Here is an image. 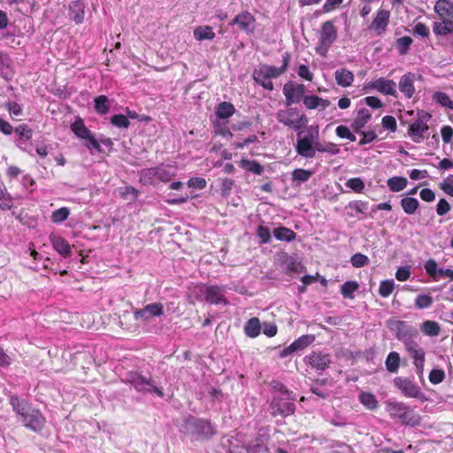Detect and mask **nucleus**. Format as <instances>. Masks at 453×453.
I'll list each match as a JSON object with an SVG mask.
<instances>
[{
    "mask_svg": "<svg viewBox=\"0 0 453 453\" xmlns=\"http://www.w3.org/2000/svg\"><path fill=\"white\" fill-rule=\"evenodd\" d=\"M415 73H412L411 72L403 74L400 81H399V89L402 93L404 94V96L407 98H411L413 95L415 94V87H414V81H415Z\"/></svg>",
    "mask_w": 453,
    "mask_h": 453,
    "instance_id": "nucleus-21",
    "label": "nucleus"
},
{
    "mask_svg": "<svg viewBox=\"0 0 453 453\" xmlns=\"http://www.w3.org/2000/svg\"><path fill=\"white\" fill-rule=\"evenodd\" d=\"M319 101L321 97L318 96H304L303 102L306 108L312 110L319 107Z\"/></svg>",
    "mask_w": 453,
    "mask_h": 453,
    "instance_id": "nucleus-59",
    "label": "nucleus"
},
{
    "mask_svg": "<svg viewBox=\"0 0 453 453\" xmlns=\"http://www.w3.org/2000/svg\"><path fill=\"white\" fill-rule=\"evenodd\" d=\"M450 209V204L445 198H441L436 205V212L439 216H444Z\"/></svg>",
    "mask_w": 453,
    "mask_h": 453,
    "instance_id": "nucleus-61",
    "label": "nucleus"
},
{
    "mask_svg": "<svg viewBox=\"0 0 453 453\" xmlns=\"http://www.w3.org/2000/svg\"><path fill=\"white\" fill-rule=\"evenodd\" d=\"M175 175L172 165H159L145 168L139 172V180L142 185H154L157 181L168 182Z\"/></svg>",
    "mask_w": 453,
    "mask_h": 453,
    "instance_id": "nucleus-2",
    "label": "nucleus"
},
{
    "mask_svg": "<svg viewBox=\"0 0 453 453\" xmlns=\"http://www.w3.org/2000/svg\"><path fill=\"white\" fill-rule=\"evenodd\" d=\"M345 185L356 193H361L365 189V183L358 177L348 180Z\"/></svg>",
    "mask_w": 453,
    "mask_h": 453,
    "instance_id": "nucleus-53",
    "label": "nucleus"
},
{
    "mask_svg": "<svg viewBox=\"0 0 453 453\" xmlns=\"http://www.w3.org/2000/svg\"><path fill=\"white\" fill-rule=\"evenodd\" d=\"M244 331L247 336L255 338L259 335L261 332V324L257 318H251L249 319L244 326Z\"/></svg>",
    "mask_w": 453,
    "mask_h": 453,
    "instance_id": "nucleus-30",
    "label": "nucleus"
},
{
    "mask_svg": "<svg viewBox=\"0 0 453 453\" xmlns=\"http://www.w3.org/2000/svg\"><path fill=\"white\" fill-rule=\"evenodd\" d=\"M285 126H288L296 131H301L306 127L307 117L296 108H289L286 112Z\"/></svg>",
    "mask_w": 453,
    "mask_h": 453,
    "instance_id": "nucleus-14",
    "label": "nucleus"
},
{
    "mask_svg": "<svg viewBox=\"0 0 453 453\" xmlns=\"http://www.w3.org/2000/svg\"><path fill=\"white\" fill-rule=\"evenodd\" d=\"M71 130L79 138L86 140L92 132L85 126L84 121L78 118L71 125Z\"/></svg>",
    "mask_w": 453,
    "mask_h": 453,
    "instance_id": "nucleus-29",
    "label": "nucleus"
},
{
    "mask_svg": "<svg viewBox=\"0 0 453 453\" xmlns=\"http://www.w3.org/2000/svg\"><path fill=\"white\" fill-rule=\"evenodd\" d=\"M95 110L98 114L104 115L109 111L110 104L109 99L106 96H96L94 100Z\"/></svg>",
    "mask_w": 453,
    "mask_h": 453,
    "instance_id": "nucleus-41",
    "label": "nucleus"
},
{
    "mask_svg": "<svg viewBox=\"0 0 453 453\" xmlns=\"http://www.w3.org/2000/svg\"><path fill=\"white\" fill-rule=\"evenodd\" d=\"M412 42L413 40L410 36H403L396 39L395 45L399 54L402 56L406 55L410 50Z\"/></svg>",
    "mask_w": 453,
    "mask_h": 453,
    "instance_id": "nucleus-43",
    "label": "nucleus"
},
{
    "mask_svg": "<svg viewBox=\"0 0 453 453\" xmlns=\"http://www.w3.org/2000/svg\"><path fill=\"white\" fill-rule=\"evenodd\" d=\"M400 204L406 214L411 215L418 208L419 202L417 198L407 196L401 199Z\"/></svg>",
    "mask_w": 453,
    "mask_h": 453,
    "instance_id": "nucleus-32",
    "label": "nucleus"
},
{
    "mask_svg": "<svg viewBox=\"0 0 453 453\" xmlns=\"http://www.w3.org/2000/svg\"><path fill=\"white\" fill-rule=\"evenodd\" d=\"M387 184L391 191L399 192L406 188L408 180L405 177L394 176L388 180Z\"/></svg>",
    "mask_w": 453,
    "mask_h": 453,
    "instance_id": "nucleus-33",
    "label": "nucleus"
},
{
    "mask_svg": "<svg viewBox=\"0 0 453 453\" xmlns=\"http://www.w3.org/2000/svg\"><path fill=\"white\" fill-rule=\"evenodd\" d=\"M70 215V210L67 207H61L51 213L50 219L55 224H60L66 220Z\"/></svg>",
    "mask_w": 453,
    "mask_h": 453,
    "instance_id": "nucleus-42",
    "label": "nucleus"
},
{
    "mask_svg": "<svg viewBox=\"0 0 453 453\" xmlns=\"http://www.w3.org/2000/svg\"><path fill=\"white\" fill-rule=\"evenodd\" d=\"M424 268L426 273L432 277L434 280H438V272L440 268L434 259H428L424 265Z\"/></svg>",
    "mask_w": 453,
    "mask_h": 453,
    "instance_id": "nucleus-50",
    "label": "nucleus"
},
{
    "mask_svg": "<svg viewBox=\"0 0 453 453\" xmlns=\"http://www.w3.org/2000/svg\"><path fill=\"white\" fill-rule=\"evenodd\" d=\"M234 107L231 103L222 102L218 105L216 114L219 119H227L234 113Z\"/></svg>",
    "mask_w": 453,
    "mask_h": 453,
    "instance_id": "nucleus-40",
    "label": "nucleus"
},
{
    "mask_svg": "<svg viewBox=\"0 0 453 453\" xmlns=\"http://www.w3.org/2000/svg\"><path fill=\"white\" fill-rule=\"evenodd\" d=\"M433 33L436 37L438 44L453 49V19H446L441 21H434L433 24Z\"/></svg>",
    "mask_w": 453,
    "mask_h": 453,
    "instance_id": "nucleus-5",
    "label": "nucleus"
},
{
    "mask_svg": "<svg viewBox=\"0 0 453 453\" xmlns=\"http://www.w3.org/2000/svg\"><path fill=\"white\" fill-rule=\"evenodd\" d=\"M304 93L305 87L303 84H285V97L287 101V105L297 104L301 100L303 101V97L305 96Z\"/></svg>",
    "mask_w": 453,
    "mask_h": 453,
    "instance_id": "nucleus-17",
    "label": "nucleus"
},
{
    "mask_svg": "<svg viewBox=\"0 0 453 453\" xmlns=\"http://www.w3.org/2000/svg\"><path fill=\"white\" fill-rule=\"evenodd\" d=\"M50 241L54 250L63 257L66 258L71 256L72 250L69 242L62 236L50 234Z\"/></svg>",
    "mask_w": 453,
    "mask_h": 453,
    "instance_id": "nucleus-22",
    "label": "nucleus"
},
{
    "mask_svg": "<svg viewBox=\"0 0 453 453\" xmlns=\"http://www.w3.org/2000/svg\"><path fill=\"white\" fill-rule=\"evenodd\" d=\"M256 19L249 12H242L236 15L230 22V25H237L242 31L253 33L255 29Z\"/></svg>",
    "mask_w": 453,
    "mask_h": 453,
    "instance_id": "nucleus-16",
    "label": "nucleus"
},
{
    "mask_svg": "<svg viewBox=\"0 0 453 453\" xmlns=\"http://www.w3.org/2000/svg\"><path fill=\"white\" fill-rule=\"evenodd\" d=\"M403 343L413 359L414 357H419V354H425V351L418 348V344L414 341V339L405 341Z\"/></svg>",
    "mask_w": 453,
    "mask_h": 453,
    "instance_id": "nucleus-46",
    "label": "nucleus"
},
{
    "mask_svg": "<svg viewBox=\"0 0 453 453\" xmlns=\"http://www.w3.org/2000/svg\"><path fill=\"white\" fill-rule=\"evenodd\" d=\"M327 152L332 155H336L340 152V150L337 148V145L333 142H316L315 143V152Z\"/></svg>",
    "mask_w": 453,
    "mask_h": 453,
    "instance_id": "nucleus-45",
    "label": "nucleus"
},
{
    "mask_svg": "<svg viewBox=\"0 0 453 453\" xmlns=\"http://www.w3.org/2000/svg\"><path fill=\"white\" fill-rule=\"evenodd\" d=\"M434 11L441 20L453 19L451 2L449 0H438L434 5Z\"/></svg>",
    "mask_w": 453,
    "mask_h": 453,
    "instance_id": "nucleus-26",
    "label": "nucleus"
},
{
    "mask_svg": "<svg viewBox=\"0 0 453 453\" xmlns=\"http://www.w3.org/2000/svg\"><path fill=\"white\" fill-rule=\"evenodd\" d=\"M12 206V198L7 192L4 183L0 180V208L2 210H10Z\"/></svg>",
    "mask_w": 453,
    "mask_h": 453,
    "instance_id": "nucleus-36",
    "label": "nucleus"
},
{
    "mask_svg": "<svg viewBox=\"0 0 453 453\" xmlns=\"http://www.w3.org/2000/svg\"><path fill=\"white\" fill-rule=\"evenodd\" d=\"M207 185L205 179L202 177H193L188 181V186L193 188L203 189Z\"/></svg>",
    "mask_w": 453,
    "mask_h": 453,
    "instance_id": "nucleus-63",
    "label": "nucleus"
},
{
    "mask_svg": "<svg viewBox=\"0 0 453 453\" xmlns=\"http://www.w3.org/2000/svg\"><path fill=\"white\" fill-rule=\"evenodd\" d=\"M351 265L356 268H360L365 265H368L370 263V259L367 256L356 253L350 258Z\"/></svg>",
    "mask_w": 453,
    "mask_h": 453,
    "instance_id": "nucleus-51",
    "label": "nucleus"
},
{
    "mask_svg": "<svg viewBox=\"0 0 453 453\" xmlns=\"http://www.w3.org/2000/svg\"><path fill=\"white\" fill-rule=\"evenodd\" d=\"M194 37L197 41L212 40L215 37V33L210 26H200L195 28Z\"/></svg>",
    "mask_w": 453,
    "mask_h": 453,
    "instance_id": "nucleus-31",
    "label": "nucleus"
},
{
    "mask_svg": "<svg viewBox=\"0 0 453 453\" xmlns=\"http://www.w3.org/2000/svg\"><path fill=\"white\" fill-rule=\"evenodd\" d=\"M372 115L369 110L362 108L358 110L357 118L352 122V128L356 133H359L360 130L369 122Z\"/></svg>",
    "mask_w": 453,
    "mask_h": 453,
    "instance_id": "nucleus-27",
    "label": "nucleus"
},
{
    "mask_svg": "<svg viewBox=\"0 0 453 453\" xmlns=\"http://www.w3.org/2000/svg\"><path fill=\"white\" fill-rule=\"evenodd\" d=\"M335 133H336V135L339 136L340 138H344V139H348L351 142H355L356 141V135L354 134H352L349 130V128L346 126H338L336 127V130H335Z\"/></svg>",
    "mask_w": 453,
    "mask_h": 453,
    "instance_id": "nucleus-55",
    "label": "nucleus"
},
{
    "mask_svg": "<svg viewBox=\"0 0 453 453\" xmlns=\"http://www.w3.org/2000/svg\"><path fill=\"white\" fill-rule=\"evenodd\" d=\"M312 174L313 173L310 170L298 168L292 172V180L296 181L297 184L306 182Z\"/></svg>",
    "mask_w": 453,
    "mask_h": 453,
    "instance_id": "nucleus-44",
    "label": "nucleus"
},
{
    "mask_svg": "<svg viewBox=\"0 0 453 453\" xmlns=\"http://www.w3.org/2000/svg\"><path fill=\"white\" fill-rule=\"evenodd\" d=\"M315 341L314 334H303L298 339L294 341L288 348H285V356L293 353H298L308 346H310Z\"/></svg>",
    "mask_w": 453,
    "mask_h": 453,
    "instance_id": "nucleus-19",
    "label": "nucleus"
},
{
    "mask_svg": "<svg viewBox=\"0 0 453 453\" xmlns=\"http://www.w3.org/2000/svg\"><path fill=\"white\" fill-rule=\"evenodd\" d=\"M365 88L375 89L378 92L382 93L384 95H389L395 97L397 96L396 84L392 80L379 78L375 81L369 82Z\"/></svg>",
    "mask_w": 453,
    "mask_h": 453,
    "instance_id": "nucleus-15",
    "label": "nucleus"
},
{
    "mask_svg": "<svg viewBox=\"0 0 453 453\" xmlns=\"http://www.w3.org/2000/svg\"><path fill=\"white\" fill-rule=\"evenodd\" d=\"M395 288V282L393 280H382L380 284L379 294L382 297H388L391 295Z\"/></svg>",
    "mask_w": 453,
    "mask_h": 453,
    "instance_id": "nucleus-47",
    "label": "nucleus"
},
{
    "mask_svg": "<svg viewBox=\"0 0 453 453\" xmlns=\"http://www.w3.org/2000/svg\"><path fill=\"white\" fill-rule=\"evenodd\" d=\"M15 131L20 139L30 140L32 138L33 131L26 124L19 125L16 127Z\"/></svg>",
    "mask_w": 453,
    "mask_h": 453,
    "instance_id": "nucleus-58",
    "label": "nucleus"
},
{
    "mask_svg": "<svg viewBox=\"0 0 453 453\" xmlns=\"http://www.w3.org/2000/svg\"><path fill=\"white\" fill-rule=\"evenodd\" d=\"M386 368L389 372H396L399 369L400 356L397 352H390L385 362Z\"/></svg>",
    "mask_w": 453,
    "mask_h": 453,
    "instance_id": "nucleus-37",
    "label": "nucleus"
},
{
    "mask_svg": "<svg viewBox=\"0 0 453 453\" xmlns=\"http://www.w3.org/2000/svg\"><path fill=\"white\" fill-rule=\"evenodd\" d=\"M387 411L393 418H398L402 424L415 426L420 422V418L414 411L402 402L388 401L386 403Z\"/></svg>",
    "mask_w": 453,
    "mask_h": 453,
    "instance_id": "nucleus-3",
    "label": "nucleus"
},
{
    "mask_svg": "<svg viewBox=\"0 0 453 453\" xmlns=\"http://www.w3.org/2000/svg\"><path fill=\"white\" fill-rule=\"evenodd\" d=\"M335 81L339 86L349 87L354 81V74L346 68H341L335 72Z\"/></svg>",
    "mask_w": 453,
    "mask_h": 453,
    "instance_id": "nucleus-28",
    "label": "nucleus"
},
{
    "mask_svg": "<svg viewBox=\"0 0 453 453\" xmlns=\"http://www.w3.org/2000/svg\"><path fill=\"white\" fill-rule=\"evenodd\" d=\"M202 294L204 296V300L211 304L222 303L226 305L227 299L225 296L226 287L218 285H204L201 289Z\"/></svg>",
    "mask_w": 453,
    "mask_h": 453,
    "instance_id": "nucleus-10",
    "label": "nucleus"
},
{
    "mask_svg": "<svg viewBox=\"0 0 453 453\" xmlns=\"http://www.w3.org/2000/svg\"><path fill=\"white\" fill-rule=\"evenodd\" d=\"M241 166L248 172L253 173L257 175H261L264 172V167L258 162L242 159L240 162Z\"/></svg>",
    "mask_w": 453,
    "mask_h": 453,
    "instance_id": "nucleus-39",
    "label": "nucleus"
},
{
    "mask_svg": "<svg viewBox=\"0 0 453 453\" xmlns=\"http://www.w3.org/2000/svg\"><path fill=\"white\" fill-rule=\"evenodd\" d=\"M445 378V372L441 369H433L429 373V380L432 384H439Z\"/></svg>",
    "mask_w": 453,
    "mask_h": 453,
    "instance_id": "nucleus-57",
    "label": "nucleus"
},
{
    "mask_svg": "<svg viewBox=\"0 0 453 453\" xmlns=\"http://www.w3.org/2000/svg\"><path fill=\"white\" fill-rule=\"evenodd\" d=\"M10 404L19 417V420L28 429L35 432L41 431L45 424V418L39 410L33 408L27 400L12 395Z\"/></svg>",
    "mask_w": 453,
    "mask_h": 453,
    "instance_id": "nucleus-1",
    "label": "nucleus"
},
{
    "mask_svg": "<svg viewBox=\"0 0 453 453\" xmlns=\"http://www.w3.org/2000/svg\"><path fill=\"white\" fill-rule=\"evenodd\" d=\"M303 134L302 130L297 133L296 152L305 158H312L315 157V143L319 142L318 127L316 128L310 127L305 135Z\"/></svg>",
    "mask_w": 453,
    "mask_h": 453,
    "instance_id": "nucleus-4",
    "label": "nucleus"
},
{
    "mask_svg": "<svg viewBox=\"0 0 453 453\" xmlns=\"http://www.w3.org/2000/svg\"><path fill=\"white\" fill-rule=\"evenodd\" d=\"M433 97L441 106L453 110V101L446 93L438 91L434 94Z\"/></svg>",
    "mask_w": 453,
    "mask_h": 453,
    "instance_id": "nucleus-48",
    "label": "nucleus"
},
{
    "mask_svg": "<svg viewBox=\"0 0 453 453\" xmlns=\"http://www.w3.org/2000/svg\"><path fill=\"white\" fill-rule=\"evenodd\" d=\"M151 380L137 373L130 372L127 376V382L132 385L137 391L146 393L151 386Z\"/></svg>",
    "mask_w": 453,
    "mask_h": 453,
    "instance_id": "nucleus-20",
    "label": "nucleus"
},
{
    "mask_svg": "<svg viewBox=\"0 0 453 453\" xmlns=\"http://www.w3.org/2000/svg\"><path fill=\"white\" fill-rule=\"evenodd\" d=\"M304 361L317 371H325L332 363L331 355L319 350H313L304 357Z\"/></svg>",
    "mask_w": 453,
    "mask_h": 453,
    "instance_id": "nucleus-12",
    "label": "nucleus"
},
{
    "mask_svg": "<svg viewBox=\"0 0 453 453\" xmlns=\"http://www.w3.org/2000/svg\"><path fill=\"white\" fill-rule=\"evenodd\" d=\"M421 331L428 336H437L441 332L440 325L432 320H426L421 325Z\"/></svg>",
    "mask_w": 453,
    "mask_h": 453,
    "instance_id": "nucleus-38",
    "label": "nucleus"
},
{
    "mask_svg": "<svg viewBox=\"0 0 453 453\" xmlns=\"http://www.w3.org/2000/svg\"><path fill=\"white\" fill-rule=\"evenodd\" d=\"M433 303V297L426 294L418 295L415 299V306L423 310L429 308Z\"/></svg>",
    "mask_w": 453,
    "mask_h": 453,
    "instance_id": "nucleus-49",
    "label": "nucleus"
},
{
    "mask_svg": "<svg viewBox=\"0 0 453 453\" xmlns=\"http://www.w3.org/2000/svg\"><path fill=\"white\" fill-rule=\"evenodd\" d=\"M440 188L447 195L453 197V174H449L440 184Z\"/></svg>",
    "mask_w": 453,
    "mask_h": 453,
    "instance_id": "nucleus-56",
    "label": "nucleus"
},
{
    "mask_svg": "<svg viewBox=\"0 0 453 453\" xmlns=\"http://www.w3.org/2000/svg\"><path fill=\"white\" fill-rule=\"evenodd\" d=\"M393 382L394 386L406 397L417 398L419 400H424L426 398L419 387L413 383L410 379L396 377L394 379Z\"/></svg>",
    "mask_w": 453,
    "mask_h": 453,
    "instance_id": "nucleus-8",
    "label": "nucleus"
},
{
    "mask_svg": "<svg viewBox=\"0 0 453 453\" xmlns=\"http://www.w3.org/2000/svg\"><path fill=\"white\" fill-rule=\"evenodd\" d=\"M431 119V114L421 111L418 113V119L409 126L408 134L414 142H420L424 138V134L429 127L426 122Z\"/></svg>",
    "mask_w": 453,
    "mask_h": 453,
    "instance_id": "nucleus-7",
    "label": "nucleus"
},
{
    "mask_svg": "<svg viewBox=\"0 0 453 453\" xmlns=\"http://www.w3.org/2000/svg\"><path fill=\"white\" fill-rule=\"evenodd\" d=\"M111 122L117 127L127 128L130 126V121L127 117L123 114H116L112 116Z\"/></svg>",
    "mask_w": 453,
    "mask_h": 453,
    "instance_id": "nucleus-54",
    "label": "nucleus"
},
{
    "mask_svg": "<svg viewBox=\"0 0 453 453\" xmlns=\"http://www.w3.org/2000/svg\"><path fill=\"white\" fill-rule=\"evenodd\" d=\"M306 268L301 259L296 256H287L285 254V273L295 278L305 272Z\"/></svg>",
    "mask_w": 453,
    "mask_h": 453,
    "instance_id": "nucleus-18",
    "label": "nucleus"
},
{
    "mask_svg": "<svg viewBox=\"0 0 453 453\" xmlns=\"http://www.w3.org/2000/svg\"><path fill=\"white\" fill-rule=\"evenodd\" d=\"M381 124L385 129H388L390 132H395L397 127L395 119L390 115L384 116L382 118Z\"/></svg>",
    "mask_w": 453,
    "mask_h": 453,
    "instance_id": "nucleus-60",
    "label": "nucleus"
},
{
    "mask_svg": "<svg viewBox=\"0 0 453 453\" xmlns=\"http://www.w3.org/2000/svg\"><path fill=\"white\" fill-rule=\"evenodd\" d=\"M120 327L127 333L137 334L140 333V326L134 320V317L128 312H125L119 319Z\"/></svg>",
    "mask_w": 453,
    "mask_h": 453,
    "instance_id": "nucleus-25",
    "label": "nucleus"
},
{
    "mask_svg": "<svg viewBox=\"0 0 453 453\" xmlns=\"http://www.w3.org/2000/svg\"><path fill=\"white\" fill-rule=\"evenodd\" d=\"M389 327L395 332V337L402 342L418 336V330L404 320L391 321Z\"/></svg>",
    "mask_w": 453,
    "mask_h": 453,
    "instance_id": "nucleus-9",
    "label": "nucleus"
},
{
    "mask_svg": "<svg viewBox=\"0 0 453 453\" xmlns=\"http://www.w3.org/2000/svg\"><path fill=\"white\" fill-rule=\"evenodd\" d=\"M337 37V31L332 21L327 20L323 23L321 28L320 41L321 43L329 47Z\"/></svg>",
    "mask_w": 453,
    "mask_h": 453,
    "instance_id": "nucleus-23",
    "label": "nucleus"
},
{
    "mask_svg": "<svg viewBox=\"0 0 453 453\" xmlns=\"http://www.w3.org/2000/svg\"><path fill=\"white\" fill-rule=\"evenodd\" d=\"M359 288V284L354 280H348L341 286V294L344 298L354 299V292Z\"/></svg>",
    "mask_w": 453,
    "mask_h": 453,
    "instance_id": "nucleus-35",
    "label": "nucleus"
},
{
    "mask_svg": "<svg viewBox=\"0 0 453 453\" xmlns=\"http://www.w3.org/2000/svg\"><path fill=\"white\" fill-rule=\"evenodd\" d=\"M188 426L196 439L207 438L214 434L213 426L208 420L192 418L188 422Z\"/></svg>",
    "mask_w": 453,
    "mask_h": 453,
    "instance_id": "nucleus-13",
    "label": "nucleus"
},
{
    "mask_svg": "<svg viewBox=\"0 0 453 453\" xmlns=\"http://www.w3.org/2000/svg\"><path fill=\"white\" fill-rule=\"evenodd\" d=\"M414 35H419L421 37H428L430 35V31L428 27L424 23H417L413 27Z\"/></svg>",
    "mask_w": 453,
    "mask_h": 453,
    "instance_id": "nucleus-64",
    "label": "nucleus"
},
{
    "mask_svg": "<svg viewBox=\"0 0 453 453\" xmlns=\"http://www.w3.org/2000/svg\"><path fill=\"white\" fill-rule=\"evenodd\" d=\"M390 15L391 13L388 10L379 9L367 29L378 36L384 35L389 25Z\"/></svg>",
    "mask_w": 453,
    "mask_h": 453,
    "instance_id": "nucleus-11",
    "label": "nucleus"
},
{
    "mask_svg": "<svg viewBox=\"0 0 453 453\" xmlns=\"http://www.w3.org/2000/svg\"><path fill=\"white\" fill-rule=\"evenodd\" d=\"M280 75V69L268 65H263L259 69L255 70L253 73L254 81L263 88L269 90L273 88L272 80L278 78Z\"/></svg>",
    "mask_w": 453,
    "mask_h": 453,
    "instance_id": "nucleus-6",
    "label": "nucleus"
},
{
    "mask_svg": "<svg viewBox=\"0 0 453 453\" xmlns=\"http://www.w3.org/2000/svg\"><path fill=\"white\" fill-rule=\"evenodd\" d=\"M145 311L150 317H159L164 312V305L161 303H153L145 305Z\"/></svg>",
    "mask_w": 453,
    "mask_h": 453,
    "instance_id": "nucleus-52",
    "label": "nucleus"
},
{
    "mask_svg": "<svg viewBox=\"0 0 453 453\" xmlns=\"http://www.w3.org/2000/svg\"><path fill=\"white\" fill-rule=\"evenodd\" d=\"M271 413L273 416L281 415L283 413V408L281 404L280 397H274L270 405Z\"/></svg>",
    "mask_w": 453,
    "mask_h": 453,
    "instance_id": "nucleus-62",
    "label": "nucleus"
},
{
    "mask_svg": "<svg viewBox=\"0 0 453 453\" xmlns=\"http://www.w3.org/2000/svg\"><path fill=\"white\" fill-rule=\"evenodd\" d=\"M360 403L368 410H375L378 408V401L375 395L369 392H362L359 396Z\"/></svg>",
    "mask_w": 453,
    "mask_h": 453,
    "instance_id": "nucleus-34",
    "label": "nucleus"
},
{
    "mask_svg": "<svg viewBox=\"0 0 453 453\" xmlns=\"http://www.w3.org/2000/svg\"><path fill=\"white\" fill-rule=\"evenodd\" d=\"M84 9L85 4L81 0L73 1L69 4L70 16L76 24H81L84 21Z\"/></svg>",
    "mask_w": 453,
    "mask_h": 453,
    "instance_id": "nucleus-24",
    "label": "nucleus"
}]
</instances>
